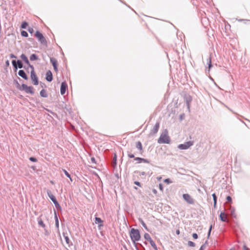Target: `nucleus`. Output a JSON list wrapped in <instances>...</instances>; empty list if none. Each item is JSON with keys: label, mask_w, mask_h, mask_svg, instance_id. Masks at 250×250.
I'll return each instance as SVG.
<instances>
[{"label": "nucleus", "mask_w": 250, "mask_h": 250, "mask_svg": "<svg viewBox=\"0 0 250 250\" xmlns=\"http://www.w3.org/2000/svg\"><path fill=\"white\" fill-rule=\"evenodd\" d=\"M13 83L16 86V88L20 90L21 88V85L17 80H14Z\"/></svg>", "instance_id": "393cba45"}, {"label": "nucleus", "mask_w": 250, "mask_h": 250, "mask_svg": "<svg viewBox=\"0 0 250 250\" xmlns=\"http://www.w3.org/2000/svg\"><path fill=\"white\" fill-rule=\"evenodd\" d=\"M54 218H55V227L58 229L59 227V219L58 217L57 212L55 209H54Z\"/></svg>", "instance_id": "6ab92c4d"}, {"label": "nucleus", "mask_w": 250, "mask_h": 250, "mask_svg": "<svg viewBox=\"0 0 250 250\" xmlns=\"http://www.w3.org/2000/svg\"><path fill=\"white\" fill-rule=\"evenodd\" d=\"M146 174V172L144 171L140 172V175H145Z\"/></svg>", "instance_id": "e2e57ef3"}, {"label": "nucleus", "mask_w": 250, "mask_h": 250, "mask_svg": "<svg viewBox=\"0 0 250 250\" xmlns=\"http://www.w3.org/2000/svg\"><path fill=\"white\" fill-rule=\"evenodd\" d=\"M28 31L31 33L32 34L34 32V29L32 27H28Z\"/></svg>", "instance_id": "49530a36"}, {"label": "nucleus", "mask_w": 250, "mask_h": 250, "mask_svg": "<svg viewBox=\"0 0 250 250\" xmlns=\"http://www.w3.org/2000/svg\"><path fill=\"white\" fill-rule=\"evenodd\" d=\"M134 184L135 185H136V186H139L140 187H142V184L139 182H138V181H135L134 182Z\"/></svg>", "instance_id": "de8ad7c7"}, {"label": "nucleus", "mask_w": 250, "mask_h": 250, "mask_svg": "<svg viewBox=\"0 0 250 250\" xmlns=\"http://www.w3.org/2000/svg\"><path fill=\"white\" fill-rule=\"evenodd\" d=\"M38 224L40 226L42 227L43 228H45V224L43 223L42 219L41 218H40V217L38 218Z\"/></svg>", "instance_id": "cd10ccee"}, {"label": "nucleus", "mask_w": 250, "mask_h": 250, "mask_svg": "<svg viewBox=\"0 0 250 250\" xmlns=\"http://www.w3.org/2000/svg\"><path fill=\"white\" fill-rule=\"evenodd\" d=\"M212 225H211L209 227V229H208V238L210 236V233H211V229H212Z\"/></svg>", "instance_id": "a19ab883"}, {"label": "nucleus", "mask_w": 250, "mask_h": 250, "mask_svg": "<svg viewBox=\"0 0 250 250\" xmlns=\"http://www.w3.org/2000/svg\"><path fill=\"white\" fill-rule=\"evenodd\" d=\"M130 237L132 242L134 243L137 250H139L137 245H139L143 250H145V247L140 243H136V241H138L141 239V235L139 230L138 229L132 228L130 231Z\"/></svg>", "instance_id": "f257e3e1"}, {"label": "nucleus", "mask_w": 250, "mask_h": 250, "mask_svg": "<svg viewBox=\"0 0 250 250\" xmlns=\"http://www.w3.org/2000/svg\"><path fill=\"white\" fill-rule=\"evenodd\" d=\"M103 220L100 217H96L95 218V223L96 224H98V229H101V227L104 226Z\"/></svg>", "instance_id": "4468645a"}, {"label": "nucleus", "mask_w": 250, "mask_h": 250, "mask_svg": "<svg viewBox=\"0 0 250 250\" xmlns=\"http://www.w3.org/2000/svg\"><path fill=\"white\" fill-rule=\"evenodd\" d=\"M31 61H35L39 60V57L36 54H32L30 56Z\"/></svg>", "instance_id": "b1692460"}, {"label": "nucleus", "mask_w": 250, "mask_h": 250, "mask_svg": "<svg viewBox=\"0 0 250 250\" xmlns=\"http://www.w3.org/2000/svg\"><path fill=\"white\" fill-rule=\"evenodd\" d=\"M243 249L244 250H250V249L248 248L245 245L243 246Z\"/></svg>", "instance_id": "864d4df0"}, {"label": "nucleus", "mask_w": 250, "mask_h": 250, "mask_svg": "<svg viewBox=\"0 0 250 250\" xmlns=\"http://www.w3.org/2000/svg\"><path fill=\"white\" fill-rule=\"evenodd\" d=\"M160 127V122H157L155 124L154 127L151 129L149 135H153L156 133H157L159 130Z\"/></svg>", "instance_id": "9d476101"}, {"label": "nucleus", "mask_w": 250, "mask_h": 250, "mask_svg": "<svg viewBox=\"0 0 250 250\" xmlns=\"http://www.w3.org/2000/svg\"><path fill=\"white\" fill-rule=\"evenodd\" d=\"M31 79L32 81V83L35 85H37L39 84V79L37 77L35 71H31Z\"/></svg>", "instance_id": "6e6552de"}, {"label": "nucleus", "mask_w": 250, "mask_h": 250, "mask_svg": "<svg viewBox=\"0 0 250 250\" xmlns=\"http://www.w3.org/2000/svg\"><path fill=\"white\" fill-rule=\"evenodd\" d=\"M117 155H116V153H115L114 155V157L113 158V161L114 162L115 166H116V164H117Z\"/></svg>", "instance_id": "4c0bfd02"}, {"label": "nucleus", "mask_w": 250, "mask_h": 250, "mask_svg": "<svg viewBox=\"0 0 250 250\" xmlns=\"http://www.w3.org/2000/svg\"><path fill=\"white\" fill-rule=\"evenodd\" d=\"M184 116V114H181L180 115V119L181 120H182L183 119Z\"/></svg>", "instance_id": "0e129e2a"}, {"label": "nucleus", "mask_w": 250, "mask_h": 250, "mask_svg": "<svg viewBox=\"0 0 250 250\" xmlns=\"http://www.w3.org/2000/svg\"><path fill=\"white\" fill-rule=\"evenodd\" d=\"M53 68L56 72L58 71V65H56V66H53Z\"/></svg>", "instance_id": "13d9d810"}, {"label": "nucleus", "mask_w": 250, "mask_h": 250, "mask_svg": "<svg viewBox=\"0 0 250 250\" xmlns=\"http://www.w3.org/2000/svg\"><path fill=\"white\" fill-rule=\"evenodd\" d=\"M62 235L64 237L65 241L66 244L68 245V246H70V245H72V243L70 241V240L68 237V236L67 235V232H63Z\"/></svg>", "instance_id": "f3484780"}, {"label": "nucleus", "mask_w": 250, "mask_h": 250, "mask_svg": "<svg viewBox=\"0 0 250 250\" xmlns=\"http://www.w3.org/2000/svg\"><path fill=\"white\" fill-rule=\"evenodd\" d=\"M139 222L141 224V225H142V226L146 229L147 231H148V229L147 228V226L146 224V223L144 222V221H143V220L142 219V218H139Z\"/></svg>", "instance_id": "c756f323"}, {"label": "nucleus", "mask_w": 250, "mask_h": 250, "mask_svg": "<svg viewBox=\"0 0 250 250\" xmlns=\"http://www.w3.org/2000/svg\"><path fill=\"white\" fill-rule=\"evenodd\" d=\"M21 36L23 37H28V33L24 30H22L21 32Z\"/></svg>", "instance_id": "72a5a7b5"}, {"label": "nucleus", "mask_w": 250, "mask_h": 250, "mask_svg": "<svg viewBox=\"0 0 250 250\" xmlns=\"http://www.w3.org/2000/svg\"><path fill=\"white\" fill-rule=\"evenodd\" d=\"M212 198H213V201H216L217 200V197L216 195V194L215 193H213L212 194Z\"/></svg>", "instance_id": "37998d69"}, {"label": "nucleus", "mask_w": 250, "mask_h": 250, "mask_svg": "<svg viewBox=\"0 0 250 250\" xmlns=\"http://www.w3.org/2000/svg\"><path fill=\"white\" fill-rule=\"evenodd\" d=\"M219 219L223 222H226L227 221V218L224 212H221L219 215Z\"/></svg>", "instance_id": "4be33fe9"}, {"label": "nucleus", "mask_w": 250, "mask_h": 250, "mask_svg": "<svg viewBox=\"0 0 250 250\" xmlns=\"http://www.w3.org/2000/svg\"><path fill=\"white\" fill-rule=\"evenodd\" d=\"M27 65H28V67L31 68V71H35L34 67L33 65H31L30 63H29V64H27Z\"/></svg>", "instance_id": "a18cd8bd"}, {"label": "nucleus", "mask_w": 250, "mask_h": 250, "mask_svg": "<svg viewBox=\"0 0 250 250\" xmlns=\"http://www.w3.org/2000/svg\"><path fill=\"white\" fill-rule=\"evenodd\" d=\"M9 65H10L9 61L8 60H7L5 62V67H8V66H9Z\"/></svg>", "instance_id": "09e8293b"}, {"label": "nucleus", "mask_w": 250, "mask_h": 250, "mask_svg": "<svg viewBox=\"0 0 250 250\" xmlns=\"http://www.w3.org/2000/svg\"><path fill=\"white\" fill-rule=\"evenodd\" d=\"M183 197L184 199L188 204H194V200L191 197V196L187 193L183 194Z\"/></svg>", "instance_id": "9b49d317"}, {"label": "nucleus", "mask_w": 250, "mask_h": 250, "mask_svg": "<svg viewBox=\"0 0 250 250\" xmlns=\"http://www.w3.org/2000/svg\"><path fill=\"white\" fill-rule=\"evenodd\" d=\"M136 147L139 150V154L142 155L144 151L143 148L142 143L140 141H138L136 143Z\"/></svg>", "instance_id": "ddd939ff"}, {"label": "nucleus", "mask_w": 250, "mask_h": 250, "mask_svg": "<svg viewBox=\"0 0 250 250\" xmlns=\"http://www.w3.org/2000/svg\"><path fill=\"white\" fill-rule=\"evenodd\" d=\"M226 200L228 202H229V204H231L232 203V198L230 196H227L226 197Z\"/></svg>", "instance_id": "ea45409f"}, {"label": "nucleus", "mask_w": 250, "mask_h": 250, "mask_svg": "<svg viewBox=\"0 0 250 250\" xmlns=\"http://www.w3.org/2000/svg\"><path fill=\"white\" fill-rule=\"evenodd\" d=\"M45 79L48 82H51L53 80V75L50 70L46 72L45 74Z\"/></svg>", "instance_id": "2eb2a0df"}, {"label": "nucleus", "mask_w": 250, "mask_h": 250, "mask_svg": "<svg viewBox=\"0 0 250 250\" xmlns=\"http://www.w3.org/2000/svg\"><path fill=\"white\" fill-rule=\"evenodd\" d=\"M164 182L167 183V184H171L172 183V181L169 179V178H167V179H166L164 180Z\"/></svg>", "instance_id": "79ce46f5"}, {"label": "nucleus", "mask_w": 250, "mask_h": 250, "mask_svg": "<svg viewBox=\"0 0 250 250\" xmlns=\"http://www.w3.org/2000/svg\"><path fill=\"white\" fill-rule=\"evenodd\" d=\"M23 68H24L27 71V72H29L28 69L29 67H28V65L27 66H23Z\"/></svg>", "instance_id": "4d7b16f0"}, {"label": "nucleus", "mask_w": 250, "mask_h": 250, "mask_svg": "<svg viewBox=\"0 0 250 250\" xmlns=\"http://www.w3.org/2000/svg\"><path fill=\"white\" fill-rule=\"evenodd\" d=\"M207 63H208V72H209V71H210V68L212 67V63H211V57H209L208 59H207Z\"/></svg>", "instance_id": "bb28decb"}, {"label": "nucleus", "mask_w": 250, "mask_h": 250, "mask_svg": "<svg viewBox=\"0 0 250 250\" xmlns=\"http://www.w3.org/2000/svg\"><path fill=\"white\" fill-rule=\"evenodd\" d=\"M40 85H41V87H46V85L44 83H40Z\"/></svg>", "instance_id": "bf43d9fd"}, {"label": "nucleus", "mask_w": 250, "mask_h": 250, "mask_svg": "<svg viewBox=\"0 0 250 250\" xmlns=\"http://www.w3.org/2000/svg\"><path fill=\"white\" fill-rule=\"evenodd\" d=\"M35 37L37 38L38 40V41L43 45H47V41L45 38L44 37L43 34L41 33L39 31L37 30L35 33Z\"/></svg>", "instance_id": "20e7f679"}, {"label": "nucleus", "mask_w": 250, "mask_h": 250, "mask_svg": "<svg viewBox=\"0 0 250 250\" xmlns=\"http://www.w3.org/2000/svg\"><path fill=\"white\" fill-rule=\"evenodd\" d=\"M62 171H63L64 174L66 177H67L69 178H70L71 175L65 169H62Z\"/></svg>", "instance_id": "c9c22d12"}, {"label": "nucleus", "mask_w": 250, "mask_h": 250, "mask_svg": "<svg viewBox=\"0 0 250 250\" xmlns=\"http://www.w3.org/2000/svg\"><path fill=\"white\" fill-rule=\"evenodd\" d=\"M20 58L26 64H29L30 62L28 58L24 54H22L21 55Z\"/></svg>", "instance_id": "412c9836"}, {"label": "nucleus", "mask_w": 250, "mask_h": 250, "mask_svg": "<svg viewBox=\"0 0 250 250\" xmlns=\"http://www.w3.org/2000/svg\"><path fill=\"white\" fill-rule=\"evenodd\" d=\"M31 168H32L33 169L35 170V168H36V167L35 166H32L31 167Z\"/></svg>", "instance_id": "774afa93"}, {"label": "nucleus", "mask_w": 250, "mask_h": 250, "mask_svg": "<svg viewBox=\"0 0 250 250\" xmlns=\"http://www.w3.org/2000/svg\"><path fill=\"white\" fill-rule=\"evenodd\" d=\"M192 235V237L194 239H197L198 237V234L196 233H193Z\"/></svg>", "instance_id": "c03bdc74"}, {"label": "nucleus", "mask_w": 250, "mask_h": 250, "mask_svg": "<svg viewBox=\"0 0 250 250\" xmlns=\"http://www.w3.org/2000/svg\"><path fill=\"white\" fill-rule=\"evenodd\" d=\"M185 99L188 107H189V104L192 101L191 97L189 95H186Z\"/></svg>", "instance_id": "a878e982"}, {"label": "nucleus", "mask_w": 250, "mask_h": 250, "mask_svg": "<svg viewBox=\"0 0 250 250\" xmlns=\"http://www.w3.org/2000/svg\"><path fill=\"white\" fill-rule=\"evenodd\" d=\"M28 25V22L25 21H24L22 22L21 25V28L22 29H26Z\"/></svg>", "instance_id": "7c9ffc66"}, {"label": "nucleus", "mask_w": 250, "mask_h": 250, "mask_svg": "<svg viewBox=\"0 0 250 250\" xmlns=\"http://www.w3.org/2000/svg\"><path fill=\"white\" fill-rule=\"evenodd\" d=\"M205 248V245H202L199 250H204Z\"/></svg>", "instance_id": "603ef678"}, {"label": "nucleus", "mask_w": 250, "mask_h": 250, "mask_svg": "<svg viewBox=\"0 0 250 250\" xmlns=\"http://www.w3.org/2000/svg\"><path fill=\"white\" fill-rule=\"evenodd\" d=\"M50 62L52 63L53 66L58 65L57 60L55 58L51 57Z\"/></svg>", "instance_id": "c85d7f7f"}, {"label": "nucleus", "mask_w": 250, "mask_h": 250, "mask_svg": "<svg viewBox=\"0 0 250 250\" xmlns=\"http://www.w3.org/2000/svg\"><path fill=\"white\" fill-rule=\"evenodd\" d=\"M12 64L13 65L15 72H16L18 68H22L23 67V64L22 61L18 60L16 61L15 60H12Z\"/></svg>", "instance_id": "39448f33"}, {"label": "nucleus", "mask_w": 250, "mask_h": 250, "mask_svg": "<svg viewBox=\"0 0 250 250\" xmlns=\"http://www.w3.org/2000/svg\"><path fill=\"white\" fill-rule=\"evenodd\" d=\"M10 58H15V59H16L17 58V56L13 54H11L10 55Z\"/></svg>", "instance_id": "3c124183"}, {"label": "nucleus", "mask_w": 250, "mask_h": 250, "mask_svg": "<svg viewBox=\"0 0 250 250\" xmlns=\"http://www.w3.org/2000/svg\"><path fill=\"white\" fill-rule=\"evenodd\" d=\"M144 238L148 241L151 246L153 247V248L155 250H158L157 249V246L155 244V243L154 242V241L151 239L150 235L147 233H145V234H144Z\"/></svg>", "instance_id": "423d86ee"}, {"label": "nucleus", "mask_w": 250, "mask_h": 250, "mask_svg": "<svg viewBox=\"0 0 250 250\" xmlns=\"http://www.w3.org/2000/svg\"><path fill=\"white\" fill-rule=\"evenodd\" d=\"M28 40L30 42H35V40L33 38H30L28 39Z\"/></svg>", "instance_id": "5fc2aeb1"}, {"label": "nucleus", "mask_w": 250, "mask_h": 250, "mask_svg": "<svg viewBox=\"0 0 250 250\" xmlns=\"http://www.w3.org/2000/svg\"><path fill=\"white\" fill-rule=\"evenodd\" d=\"M29 160L30 161L32 162H36L38 161L36 157H29Z\"/></svg>", "instance_id": "f704fd0d"}, {"label": "nucleus", "mask_w": 250, "mask_h": 250, "mask_svg": "<svg viewBox=\"0 0 250 250\" xmlns=\"http://www.w3.org/2000/svg\"><path fill=\"white\" fill-rule=\"evenodd\" d=\"M188 245L191 247H194L195 246V244L191 241H189L188 242Z\"/></svg>", "instance_id": "58836bf2"}, {"label": "nucleus", "mask_w": 250, "mask_h": 250, "mask_svg": "<svg viewBox=\"0 0 250 250\" xmlns=\"http://www.w3.org/2000/svg\"><path fill=\"white\" fill-rule=\"evenodd\" d=\"M142 163L150 164V161L148 159L142 158Z\"/></svg>", "instance_id": "e433bc0d"}, {"label": "nucleus", "mask_w": 250, "mask_h": 250, "mask_svg": "<svg viewBox=\"0 0 250 250\" xmlns=\"http://www.w3.org/2000/svg\"><path fill=\"white\" fill-rule=\"evenodd\" d=\"M171 142L170 138L168 135V131L167 129H164L159 138L158 140V143L159 144H170Z\"/></svg>", "instance_id": "f03ea898"}, {"label": "nucleus", "mask_w": 250, "mask_h": 250, "mask_svg": "<svg viewBox=\"0 0 250 250\" xmlns=\"http://www.w3.org/2000/svg\"><path fill=\"white\" fill-rule=\"evenodd\" d=\"M152 192L155 194H156L157 193V191L156 189H153Z\"/></svg>", "instance_id": "680f3d73"}, {"label": "nucleus", "mask_w": 250, "mask_h": 250, "mask_svg": "<svg viewBox=\"0 0 250 250\" xmlns=\"http://www.w3.org/2000/svg\"><path fill=\"white\" fill-rule=\"evenodd\" d=\"M193 145V141H188L184 144H180L178 147L180 149H187L190 146H192Z\"/></svg>", "instance_id": "0eeeda50"}, {"label": "nucleus", "mask_w": 250, "mask_h": 250, "mask_svg": "<svg viewBox=\"0 0 250 250\" xmlns=\"http://www.w3.org/2000/svg\"><path fill=\"white\" fill-rule=\"evenodd\" d=\"M18 75L25 80H27L28 77L23 70L21 69L18 72Z\"/></svg>", "instance_id": "dca6fc26"}, {"label": "nucleus", "mask_w": 250, "mask_h": 250, "mask_svg": "<svg viewBox=\"0 0 250 250\" xmlns=\"http://www.w3.org/2000/svg\"><path fill=\"white\" fill-rule=\"evenodd\" d=\"M47 194L48 197L50 198V199L51 200V201L53 202V203L56 201H57L55 196L53 195L52 193V192L50 190L47 189Z\"/></svg>", "instance_id": "a211bd4d"}, {"label": "nucleus", "mask_w": 250, "mask_h": 250, "mask_svg": "<svg viewBox=\"0 0 250 250\" xmlns=\"http://www.w3.org/2000/svg\"><path fill=\"white\" fill-rule=\"evenodd\" d=\"M67 88V84L65 82H62L61 85L60 92L61 95H64Z\"/></svg>", "instance_id": "f8f14e48"}, {"label": "nucleus", "mask_w": 250, "mask_h": 250, "mask_svg": "<svg viewBox=\"0 0 250 250\" xmlns=\"http://www.w3.org/2000/svg\"><path fill=\"white\" fill-rule=\"evenodd\" d=\"M91 161L93 163H95V164H96L95 159L94 157H92V158H91Z\"/></svg>", "instance_id": "6e6d98bb"}, {"label": "nucleus", "mask_w": 250, "mask_h": 250, "mask_svg": "<svg viewBox=\"0 0 250 250\" xmlns=\"http://www.w3.org/2000/svg\"><path fill=\"white\" fill-rule=\"evenodd\" d=\"M208 243V241L207 240L204 244L203 245H205V247H206V245Z\"/></svg>", "instance_id": "69168bd1"}, {"label": "nucleus", "mask_w": 250, "mask_h": 250, "mask_svg": "<svg viewBox=\"0 0 250 250\" xmlns=\"http://www.w3.org/2000/svg\"><path fill=\"white\" fill-rule=\"evenodd\" d=\"M40 95L43 98H47L48 97V94L47 93L46 90L44 89H42L40 92Z\"/></svg>", "instance_id": "5701e85b"}, {"label": "nucleus", "mask_w": 250, "mask_h": 250, "mask_svg": "<svg viewBox=\"0 0 250 250\" xmlns=\"http://www.w3.org/2000/svg\"><path fill=\"white\" fill-rule=\"evenodd\" d=\"M176 233L177 234H179L180 233V230L179 229L177 230H176Z\"/></svg>", "instance_id": "338daca9"}, {"label": "nucleus", "mask_w": 250, "mask_h": 250, "mask_svg": "<svg viewBox=\"0 0 250 250\" xmlns=\"http://www.w3.org/2000/svg\"><path fill=\"white\" fill-rule=\"evenodd\" d=\"M21 91H24L27 94H30L32 95H34V88L32 86H28L26 84L22 83L21 88L20 89Z\"/></svg>", "instance_id": "7ed1b4c3"}, {"label": "nucleus", "mask_w": 250, "mask_h": 250, "mask_svg": "<svg viewBox=\"0 0 250 250\" xmlns=\"http://www.w3.org/2000/svg\"><path fill=\"white\" fill-rule=\"evenodd\" d=\"M42 107L43 109H44L45 110H46L47 111H48L49 113H50L51 114H52L53 116H56V117H57V116H58L57 114L56 113H55V112H53V111H51V110H50V109H47V108H45V107H43L42 105Z\"/></svg>", "instance_id": "473e14b6"}, {"label": "nucleus", "mask_w": 250, "mask_h": 250, "mask_svg": "<svg viewBox=\"0 0 250 250\" xmlns=\"http://www.w3.org/2000/svg\"><path fill=\"white\" fill-rule=\"evenodd\" d=\"M159 189L160 190H161V191L163 190V186L162 184H159Z\"/></svg>", "instance_id": "8fccbe9b"}, {"label": "nucleus", "mask_w": 250, "mask_h": 250, "mask_svg": "<svg viewBox=\"0 0 250 250\" xmlns=\"http://www.w3.org/2000/svg\"><path fill=\"white\" fill-rule=\"evenodd\" d=\"M127 156L129 158H134V161H137V163L140 164L142 163V158L141 157H135V155L137 154H133L131 151H127Z\"/></svg>", "instance_id": "1a4fd4ad"}, {"label": "nucleus", "mask_w": 250, "mask_h": 250, "mask_svg": "<svg viewBox=\"0 0 250 250\" xmlns=\"http://www.w3.org/2000/svg\"><path fill=\"white\" fill-rule=\"evenodd\" d=\"M54 205H55V206L56 208V209L58 210H60L61 211L62 210V208H61V206H60V205L59 204L58 202V201H56L54 203Z\"/></svg>", "instance_id": "2f4dec72"}, {"label": "nucleus", "mask_w": 250, "mask_h": 250, "mask_svg": "<svg viewBox=\"0 0 250 250\" xmlns=\"http://www.w3.org/2000/svg\"><path fill=\"white\" fill-rule=\"evenodd\" d=\"M226 208L227 209L229 208L230 210V215L233 217H235L236 215L235 214V209L232 208L230 205H228L226 206Z\"/></svg>", "instance_id": "aec40b11"}, {"label": "nucleus", "mask_w": 250, "mask_h": 250, "mask_svg": "<svg viewBox=\"0 0 250 250\" xmlns=\"http://www.w3.org/2000/svg\"><path fill=\"white\" fill-rule=\"evenodd\" d=\"M216 205H217V201H213V206H214V208H216Z\"/></svg>", "instance_id": "052dcab7"}]
</instances>
